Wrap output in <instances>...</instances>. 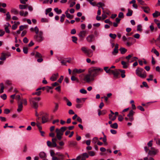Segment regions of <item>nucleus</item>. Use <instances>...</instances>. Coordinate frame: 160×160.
<instances>
[{
  "label": "nucleus",
  "mask_w": 160,
  "mask_h": 160,
  "mask_svg": "<svg viewBox=\"0 0 160 160\" xmlns=\"http://www.w3.org/2000/svg\"><path fill=\"white\" fill-rule=\"evenodd\" d=\"M103 71V69L100 68H98L94 67L89 69L88 73L85 75L84 80L87 82H89L94 80V77L99 74L100 72Z\"/></svg>",
  "instance_id": "obj_1"
},
{
  "label": "nucleus",
  "mask_w": 160,
  "mask_h": 160,
  "mask_svg": "<svg viewBox=\"0 0 160 160\" xmlns=\"http://www.w3.org/2000/svg\"><path fill=\"white\" fill-rule=\"evenodd\" d=\"M41 98L39 97H31L29 99V102L31 107L37 109L38 107V102Z\"/></svg>",
  "instance_id": "obj_2"
},
{
  "label": "nucleus",
  "mask_w": 160,
  "mask_h": 160,
  "mask_svg": "<svg viewBox=\"0 0 160 160\" xmlns=\"http://www.w3.org/2000/svg\"><path fill=\"white\" fill-rule=\"evenodd\" d=\"M136 73L138 76L142 78H145L147 76L146 71L141 68H138L136 70Z\"/></svg>",
  "instance_id": "obj_3"
},
{
  "label": "nucleus",
  "mask_w": 160,
  "mask_h": 160,
  "mask_svg": "<svg viewBox=\"0 0 160 160\" xmlns=\"http://www.w3.org/2000/svg\"><path fill=\"white\" fill-rule=\"evenodd\" d=\"M36 34V35L34 37V38L35 41L40 42L44 40V37L43 36V32L42 31H39Z\"/></svg>",
  "instance_id": "obj_4"
},
{
  "label": "nucleus",
  "mask_w": 160,
  "mask_h": 160,
  "mask_svg": "<svg viewBox=\"0 0 160 160\" xmlns=\"http://www.w3.org/2000/svg\"><path fill=\"white\" fill-rule=\"evenodd\" d=\"M81 51L88 57H91L92 56V51L87 47L83 46L81 48Z\"/></svg>",
  "instance_id": "obj_5"
},
{
  "label": "nucleus",
  "mask_w": 160,
  "mask_h": 160,
  "mask_svg": "<svg viewBox=\"0 0 160 160\" xmlns=\"http://www.w3.org/2000/svg\"><path fill=\"white\" fill-rule=\"evenodd\" d=\"M135 113V112H134L132 110H131L129 112V113L128 114V117H125V119L127 121H129L131 122L133 121L134 120V118L133 116Z\"/></svg>",
  "instance_id": "obj_6"
},
{
  "label": "nucleus",
  "mask_w": 160,
  "mask_h": 160,
  "mask_svg": "<svg viewBox=\"0 0 160 160\" xmlns=\"http://www.w3.org/2000/svg\"><path fill=\"white\" fill-rule=\"evenodd\" d=\"M89 157L88 154L86 152L84 153L77 157V160H86L87 158Z\"/></svg>",
  "instance_id": "obj_7"
},
{
  "label": "nucleus",
  "mask_w": 160,
  "mask_h": 160,
  "mask_svg": "<svg viewBox=\"0 0 160 160\" xmlns=\"http://www.w3.org/2000/svg\"><path fill=\"white\" fill-rule=\"evenodd\" d=\"M86 39L88 42L91 43L95 40V36L92 34H90L86 37Z\"/></svg>",
  "instance_id": "obj_8"
},
{
  "label": "nucleus",
  "mask_w": 160,
  "mask_h": 160,
  "mask_svg": "<svg viewBox=\"0 0 160 160\" xmlns=\"http://www.w3.org/2000/svg\"><path fill=\"white\" fill-rule=\"evenodd\" d=\"M56 132L57 133L56 136L57 138L59 140H60L62 138V136L63 135V133L61 132L58 128L56 129Z\"/></svg>",
  "instance_id": "obj_9"
},
{
  "label": "nucleus",
  "mask_w": 160,
  "mask_h": 160,
  "mask_svg": "<svg viewBox=\"0 0 160 160\" xmlns=\"http://www.w3.org/2000/svg\"><path fill=\"white\" fill-rule=\"evenodd\" d=\"M87 33V31L85 30H83L80 31L78 34V36L82 40H83Z\"/></svg>",
  "instance_id": "obj_10"
},
{
  "label": "nucleus",
  "mask_w": 160,
  "mask_h": 160,
  "mask_svg": "<svg viewBox=\"0 0 160 160\" xmlns=\"http://www.w3.org/2000/svg\"><path fill=\"white\" fill-rule=\"evenodd\" d=\"M158 152V151L157 150L155 149L154 148L152 147L151 148V150H149L148 154L150 155H155Z\"/></svg>",
  "instance_id": "obj_11"
},
{
  "label": "nucleus",
  "mask_w": 160,
  "mask_h": 160,
  "mask_svg": "<svg viewBox=\"0 0 160 160\" xmlns=\"http://www.w3.org/2000/svg\"><path fill=\"white\" fill-rule=\"evenodd\" d=\"M48 114H45V115H44L42 117V123H44L46 122H47L48 120Z\"/></svg>",
  "instance_id": "obj_12"
},
{
  "label": "nucleus",
  "mask_w": 160,
  "mask_h": 160,
  "mask_svg": "<svg viewBox=\"0 0 160 160\" xmlns=\"http://www.w3.org/2000/svg\"><path fill=\"white\" fill-rule=\"evenodd\" d=\"M114 114H115V116H113V118H112V115L111 114L109 115V119L112 121H114L116 119V116L118 115V112H115L114 113Z\"/></svg>",
  "instance_id": "obj_13"
},
{
  "label": "nucleus",
  "mask_w": 160,
  "mask_h": 160,
  "mask_svg": "<svg viewBox=\"0 0 160 160\" xmlns=\"http://www.w3.org/2000/svg\"><path fill=\"white\" fill-rule=\"evenodd\" d=\"M23 108L22 103L21 101L18 102V108L17 110L18 112H20L22 110Z\"/></svg>",
  "instance_id": "obj_14"
},
{
  "label": "nucleus",
  "mask_w": 160,
  "mask_h": 160,
  "mask_svg": "<svg viewBox=\"0 0 160 160\" xmlns=\"http://www.w3.org/2000/svg\"><path fill=\"white\" fill-rule=\"evenodd\" d=\"M84 71V70L81 69H78L76 68H75L72 71V74H75L76 73H80L81 72H83Z\"/></svg>",
  "instance_id": "obj_15"
},
{
  "label": "nucleus",
  "mask_w": 160,
  "mask_h": 160,
  "mask_svg": "<svg viewBox=\"0 0 160 160\" xmlns=\"http://www.w3.org/2000/svg\"><path fill=\"white\" fill-rule=\"evenodd\" d=\"M58 74V73L53 74L50 78V79L52 81H55L56 80Z\"/></svg>",
  "instance_id": "obj_16"
},
{
  "label": "nucleus",
  "mask_w": 160,
  "mask_h": 160,
  "mask_svg": "<svg viewBox=\"0 0 160 160\" xmlns=\"http://www.w3.org/2000/svg\"><path fill=\"white\" fill-rule=\"evenodd\" d=\"M11 27V25L8 22L5 25L4 27H5V30L6 32L7 33H10V31L9 29H8V27Z\"/></svg>",
  "instance_id": "obj_17"
},
{
  "label": "nucleus",
  "mask_w": 160,
  "mask_h": 160,
  "mask_svg": "<svg viewBox=\"0 0 160 160\" xmlns=\"http://www.w3.org/2000/svg\"><path fill=\"white\" fill-rule=\"evenodd\" d=\"M141 8L143 9L145 12L147 13L150 12V9L148 7H142Z\"/></svg>",
  "instance_id": "obj_18"
},
{
  "label": "nucleus",
  "mask_w": 160,
  "mask_h": 160,
  "mask_svg": "<svg viewBox=\"0 0 160 160\" xmlns=\"http://www.w3.org/2000/svg\"><path fill=\"white\" fill-rule=\"evenodd\" d=\"M54 104L55 106L53 110V112H55L58 110L59 105V104L56 102H54Z\"/></svg>",
  "instance_id": "obj_19"
},
{
  "label": "nucleus",
  "mask_w": 160,
  "mask_h": 160,
  "mask_svg": "<svg viewBox=\"0 0 160 160\" xmlns=\"http://www.w3.org/2000/svg\"><path fill=\"white\" fill-rule=\"evenodd\" d=\"M68 143L70 146H75L77 145V142L75 141H71L68 142Z\"/></svg>",
  "instance_id": "obj_20"
},
{
  "label": "nucleus",
  "mask_w": 160,
  "mask_h": 160,
  "mask_svg": "<svg viewBox=\"0 0 160 160\" xmlns=\"http://www.w3.org/2000/svg\"><path fill=\"white\" fill-rule=\"evenodd\" d=\"M30 30L31 32L35 31L36 33H37L39 32V29L37 26L35 27L34 28H31Z\"/></svg>",
  "instance_id": "obj_21"
},
{
  "label": "nucleus",
  "mask_w": 160,
  "mask_h": 160,
  "mask_svg": "<svg viewBox=\"0 0 160 160\" xmlns=\"http://www.w3.org/2000/svg\"><path fill=\"white\" fill-rule=\"evenodd\" d=\"M57 140V139L56 138H53L52 139V147H57V144L56 143V141Z\"/></svg>",
  "instance_id": "obj_22"
},
{
  "label": "nucleus",
  "mask_w": 160,
  "mask_h": 160,
  "mask_svg": "<svg viewBox=\"0 0 160 160\" xmlns=\"http://www.w3.org/2000/svg\"><path fill=\"white\" fill-rule=\"evenodd\" d=\"M119 74V72L117 69H115L114 70H113V72H112V74H113L114 77L117 78L118 76V75Z\"/></svg>",
  "instance_id": "obj_23"
},
{
  "label": "nucleus",
  "mask_w": 160,
  "mask_h": 160,
  "mask_svg": "<svg viewBox=\"0 0 160 160\" xmlns=\"http://www.w3.org/2000/svg\"><path fill=\"white\" fill-rule=\"evenodd\" d=\"M40 157L42 158H46L47 155L44 152H41L39 154Z\"/></svg>",
  "instance_id": "obj_24"
},
{
  "label": "nucleus",
  "mask_w": 160,
  "mask_h": 160,
  "mask_svg": "<svg viewBox=\"0 0 160 160\" xmlns=\"http://www.w3.org/2000/svg\"><path fill=\"white\" fill-rule=\"evenodd\" d=\"M119 50L122 54H124L127 51V49L124 48H120L119 49Z\"/></svg>",
  "instance_id": "obj_25"
},
{
  "label": "nucleus",
  "mask_w": 160,
  "mask_h": 160,
  "mask_svg": "<svg viewBox=\"0 0 160 160\" xmlns=\"http://www.w3.org/2000/svg\"><path fill=\"white\" fill-rule=\"evenodd\" d=\"M151 52L154 53L157 57H158L159 55V52L156 50V49L153 48Z\"/></svg>",
  "instance_id": "obj_26"
},
{
  "label": "nucleus",
  "mask_w": 160,
  "mask_h": 160,
  "mask_svg": "<svg viewBox=\"0 0 160 160\" xmlns=\"http://www.w3.org/2000/svg\"><path fill=\"white\" fill-rule=\"evenodd\" d=\"M6 58L5 55V53L2 52L1 53V56L0 57V59L1 60L4 61L6 60Z\"/></svg>",
  "instance_id": "obj_27"
},
{
  "label": "nucleus",
  "mask_w": 160,
  "mask_h": 160,
  "mask_svg": "<svg viewBox=\"0 0 160 160\" xmlns=\"http://www.w3.org/2000/svg\"><path fill=\"white\" fill-rule=\"evenodd\" d=\"M42 56L41 53L38 52H36L35 54V58H42Z\"/></svg>",
  "instance_id": "obj_28"
},
{
  "label": "nucleus",
  "mask_w": 160,
  "mask_h": 160,
  "mask_svg": "<svg viewBox=\"0 0 160 160\" xmlns=\"http://www.w3.org/2000/svg\"><path fill=\"white\" fill-rule=\"evenodd\" d=\"M111 128H113L117 129L118 128V124L115 122L110 125Z\"/></svg>",
  "instance_id": "obj_29"
},
{
  "label": "nucleus",
  "mask_w": 160,
  "mask_h": 160,
  "mask_svg": "<svg viewBox=\"0 0 160 160\" xmlns=\"http://www.w3.org/2000/svg\"><path fill=\"white\" fill-rule=\"evenodd\" d=\"M119 71L121 73V76L122 78H124L126 76L125 74V71L124 70H120Z\"/></svg>",
  "instance_id": "obj_30"
},
{
  "label": "nucleus",
  "mask_w": 160,
  "mask_h": 160,
  "mask_svg": "<svg viewBox=\"0 0 160 160\" xmlns=\"http://www.w3.org/2000/svg\"><path fill=\"white\" fill-rule=\"evenodd\" d=\"M133 11L132 10H130V9H128V12L126 14V15L127 16H131L132 15Z\"/></svg>",
  "instance_id": "obj_31"
},
{
  "label": "nucleus",
  "mask_w": 160,
  "mask_h": 160,
  "mask_svg": "<svg viewBox=\"0 0 160 160\" xmlns=\"http://www.w3.org/2000/svg\"><path fill=\"white\" fill-rule=\"evenodd\" d=\"M28 6V5H22L20 4L19 5V8L21 9H25Z\"/></svg>",
  "instance_id": "obj_32"
},
{
  "label": "nucleus",
  "mask_w": 160,
  "mask_h": 160,
  "mask_svg": "<svg viewBox=\"0 0 160 160\" xmlns=\"http://www.w3.org/2000/svg\"><path fill=\"white\" fill-rule=\"evenodd\" d=\"M54 10L58 14H60L62 12V11L61 9L59 10L58 8H55L54 9Z\"/></svg>",
  "instance_id": "obj_33"
},
{
  "label": "nucleus",
  "mask_w": 160,
  "mask_h": 160,
  "mask_svg": "<svg viewBox=\"0 0 160 160\" xmlns=\"http://www.w3.org/2000/svg\"><path fill=\"white\" fill-rule=\"evenodd\" d=\"M11 12L15 14H18V11L15 8L12 9L11 10Z\"/></svg>",
  "instance_id": "obj_34"
},
{
  "label": "nucleus",
  "mask_w": 160,
  "mask_h": 160,
  "mask_svg": "<svg viewBox=\"0 0 160 160\" xmlns=\"http://www.w3.org/2000/svg\"><path fill=\"white\" fill-rule=\"evenodd\" d=\"M6 19L7 21H8L10 20L11 18V16L9 14V12H8L6 14Z\"/></svg>",
  "instance_id": "obj_35"
},
{
  "label": "nucleus",
  "mask_w": 160,
  "mask_h": 160,
  "mask_svg": "<svg viewBox=\"0 0 160 160\" xmlns=\"http://www.w3.org/2000/svg\"><path fill=\"white\" fill-rule=\"evenodd\" d=\"M40 124V123L38 122H37L36 124L37 126L39 129V131L41 130L42 129V127Z\"/></svg>",
  "instance_id": "obj_36"
},
{
  "label": "nucleus",
  "mask_w": 160,
  "mask_h": 160,
  "mask_svg": "<svg viewBox=\"0 0 160 160\" xmlns=\"http://www.w3.org/2000/svg\"><path fill=\"white\" fill-rule=\"evenodd\" d=\"M68 128L65 127H61L60 130V131L63 133Z\"/></svg>",
  "instance_id": "obj_37"
},
{
  "label": "nucleus",
  "mask_w": 160,
  "mask_h": 160,
  "mask_svg": "<svg viewBox=\"0 0 160 160\" xmlns=\"http://www.w3.org/2000/svg\"><path fill=\"white\" fill-rule=\"evenodd\" d=\"M121 64L123 65V68H126L128 67V66L127 65V63L126 62L124 61H122Z\"/></svg>",
  "instance_id": "obj_38"
},
{
  "label": "nucleus",
  "mask_w": 160,
  "mask_h": 160,
  "mask_svg": "<svg viewBox=\"0 0 160 160\" xmlns=\"http://www.w3.org/2000/svg\"><path fill=\"white\" fill-rule=\"evenodd\" d=\"M118 52V49L114 48L112 53L113 55H116Z\"/></svg>",
  "instance_id": "obj_39"
},
{
  "label": "nucleus",
  "mask_w": 160,
  "mask_h": 160,
  "mask_svg": "<svg viewBox=\"0 0 160 160\" xmlns=\"http://www.w3.org/2000/svg\"><path fill=\"white\" fill-rule=\"evenodd\" d=\"M28 48L27 47H23V52L25 54H27L28 53Z\"/></svg>",
  "instance_id": "obj_40"
},
{
  "label": "nucleus",
  "mask_w": 160,
  "mask_h": 160,
  "mask_svg": "<svg viewBox=\"0 0 160 160\" xmlns=\"http://www.w3.org/2000/svg\"><path fill=\"white\" fill-rule=\"evenodd\" d=\"M65 17V15L64 14H62L60 17V22L62 23L63 22L64 18Z\"/></svg>",
  "instance_id": "obj_41"
},
{
  "label": "nucleus",
  "mask_w": 160,
  "mask_h": 160,
  "mask_svg": "<svg viewBox=\"0 0 160 160\" xmlns=\"http://www.w3.org/2000/svg\"><path fill=\"white\" fill-rule=\"evenodd\" d=\"M153 75L150 74L149 76V78H147V80L149 82L150 81H152L153 80Z\"/></svg>",
  "instance_id": "obj_42"
},
{
  "label": "nucleus",
  "mask_w": 160,
  "mask_h": 160,
  "mask_svg": "<svg viewBox=\"0 0 160 160\" xmlns=\"http://www.w3.org/2000/svg\"><path fill=\"white\" fill-rule=\"evenodd\" d=\"M72 42L75 43H77V41L78 40L77 38L75 36H72Z\"/></svg>",
  "instance_id": "obj_43"
},
{
  "label": "nucleus",
  "mask_w": 160,
  "mask_h": 160,
  "mask_svg": "<svg viewBox=\"0 0 160 160\" xmlns=\"http://www.w3.org/2000/svg\"><path fill=\"white\" fill-rule=\"evenodd\" d=\"M71 80L72 81H76V82H78V80L74 76H72L71 77Z\"/></svg>",
  "instance_id": "obj_44"
},
{
  "label": "nucleus",
  "mask_w": 160,
  "mask_h": 160,
  "mask_svg": "<svg viewBox=\"0 0 160 160\" xmlns=\"http://www.w3.org/2000/svg\"><path fill=\"white\" fill-rule=\"evenodd\" d=\"M149 28L150 31L152 32H153L154 30V27L153 25V24L152 23L151 25L149 26Z\"/></svg>",
  "instance_id": "obj_45"
},
{
  "label": "nucleus",
  "mask_w": 160,
  "mask_h": 160,
  "mask_svg": "<svg viewBox=\"0 0 160 160\" xmlns=\"http://www.w3.org/2000/svg\"><path fill=\"white\" fill-rule=\"evenodd\" d=\"M56 155H57L59 157H61V158L62 160H63V155L60 153L59 152H57L56 153Z\"/></svg>",
  "instance_id": "obj_46"
},
{
  "label": "nucleus",
  "mask_w": 160,
  "mask_h": 160,
  "mask_svg": "<svg viewBox=\"0 0 160 160\" xmlns=\"http://www.w3.org/2000/svg\"><path fill=\"white\" fill-rule=\"evenodd\" d=\"M110 37L112 39H115L116 38L117 35L115 34L110 33L109 35Z\"/></svg>",
  "instance_id": "obj_47"
},
{
  "label": "nucleus",
  "mask_w": 160,
  "mask_h": 160,
  "mask_svg": "<svg viewBox=\"0 0 160 160\" xmlns=\"http://www.w3.org/2000/svg\"><path fill=\"white\" fill-rule=\"evenodd\" d=\"M158 12L157 11H156L155 12L152 14L154 18H156L159 16Z\"/></svg>",
  "instance_id": "obj_48"
},
{
  "label": "nucleus",
  "mask_w": 160,
  "mask_h": 160,
  "mask_svg": "<svg viewBox=\"0 0 160 160\" xmlns=\"http://www.w3.org/2000/svg\"><path fill=\"white\" fill-rule=\"evenodd\" d=\"M41 22H48V20L46 18H42L41 19Z\"/></svg>",
  "instance_id": "obj_49"
},
{
  "label": "nucleus",
  "mask_w": 160,
  "mask_h": 160,
  "mask_svg": "<svg viewBox=\"0 0 160 160\" xmlns=\"http://www.w3.org/2000/svg\"><path fill=\"white\" fill-rule=\"evenodd\" d=\"M41 91H37V92L33 93H32V95H36L37 96H39L41 95Z\"/></svg>",
  "instance_id": "obj_50"
},
{
  "label": "nucleus",
  "mask_w": 160,
  "mask_h": 160,
  "mask_svg": "<svg viewBox=\"0 0 160 160\" xmlns=\"http://www.w3.org/2000/svg\"><path fill=\"white\" fill-rule=\"evenodd\" d=\"M80 92L82 94H86L87 93V91L84 89H81L80 90Z\"/></svg>",
  "instance_id": "obj_51"
},
{
  "label": "nucleus",
  "mask_w": 160,
  "mask_h": 160,
  "mask_svg": "<svg viewBox=\"0 0 160 160\" xmlns=\"http://www.w3.org/2000/svg\"><path fill=\"white\" fill-rule=\"evenodd\" d=\"M88 153L90 155V156H94L95 154V152L92 151H89L88 152Z\"/></svg>",
  "instance_id": "obj_52"
},
{
  "label": "nucleus",
  "mask_w": 160,
  "mask_h": 160,
  "mask_svg": "<svg viewBox=\"0 0 160 160\" xmlns=\"http://www.w3.org/2000/svg\"><path fill=\"white\" fill-rule=\"evenodd\" d=\"M21 102L24 105H26L27 104V101L26 99H22Z\"/></svg>",
  "instance_id": "obj_53"
},
{
  "label": "nucleus",
  "mask_w": 160,
  "mask_h": 160,
  "mask_svg": "<svg viewBox=\"0 0 160 160\" xmlns=\"http://www.w3.org/2000/svg\"><path fill=\"white\" fill-rule=\"evenodd\" d=\"M94 35L95 36V37H98L99 35V33L96 30L94 31Z\"/></svg>",
  "instance_id": "obj_54"
},
{
  "label": "nucleus",
  "mask_w": 160,
  "mask_h": 160,
  "mask_svg": "<svg viewBox=\"0 0 160 160\" xmlns=\"http://www.w3.org/2000/svg\"><path fill=\"white\" fill-rule=\"evenodd\" d=\"M123 119V117L121 115H118V119L119 121L120 122L122 121Z\"/></svg>",
  "instance_id": "obj_55"
},
{
  "label": "nucleus",
  "mask_w": 160,
  "mask_h": 160,
  "mask_svg": "<svg viewBox=\"0 0 160 160\" xmlns=\"http://www.w3.org/2000/svg\"><path fill=\"white\" fill-rule=\"evenodd\" d=\"M52 10V9L51 8H48L46 10V14L47 15L48 13L50 12Z\"/></svg>",
  "instance_id": "obj_56"
},
{
  "label": "nucleus",
  "mask_w": 160,
  "mask_h": 160,
  "mask_svg": "<svg viewBox=\"0 0 160 160\" xmlns=\"http://www.w3.org/2000/svg\"><path fill=\"white\" fill-rule=\"evenodd\" d=\"M102 12L108 15H109L110 13V11L108 9L105 10H103L102 11Z\"/></svg>",
  "instance_id": "obj_57"
},
{
  "label": "nucleus",
  "mask_w": 160,
  "mask_h": 160,
  "mask_svg": "<svg viewBox=\"0 0 160 160\" xmlns=\"http://www.w3.org/2000/svg\"><path fill=\"white\" fill-rule=\"evenodd\" d=\"M66 16L67 18H69L70 19H72L73 18V16L72 15H70V14H69V13L68 14H67V15H66Z\"/></svg>",
  "instance_id": "obj_58"
},
{
  "label": "nucleus",
  "mask_w": 160,
  "mask_h": 160,
  "mask_svg": "<svg viewBox=\"0 0 160 160\" xmlns=\"http://www.w3.org/2000/svg\"><path fill=\"white\" fill-rule=\"evenodd\" d=\"M0 97L1 98L4 100H6L7 99V95L5 94H4L2 95H1Z\"/></svg>",
  "instance_id": "obj_59"
},
{
  "label": "nucleus",
  "mask_w": 160,
  "mask_h": 160,
  "mask_svg": "<svg viewBox=\"0 0 160 160\" xmlns=\"http://www.w3.org/2000/svg\"><path fill=\"white\" fill-rule=\"evenodd\" d=\"M61 63H62V65L67 66L66 64V60L65 59H63L61 62Z\"/></svg>",
  "instance_id": "obj_60"
},
{
  "label": "nucleus",
  "mask_w": 160,
  "mask_h": 160,
  "mask_svg": "<svg viewBox=\"0 0 160 160\" xmlns=\"http://www.w3.org/2000/svg\"><path fill=\"white\" fill-rule=\"evenodd\" d=\"M118 17L119 18H124L123 13L122 12H119L118 15Z\"/></svg>",
  "instance_id": "obj_61"
},
{
  "label": "nucleus",
  "mask_w": 160,
  "mask_h": 160,
  "mask_svg": "<svg viewBox=\"0 0 160 160\" xmlns=\"http://www.w3.org/2000/svg\"><path fill=\"white\" fill-rule=\"evenodd\" d=\"M137 108L142 111H144L145 110L144 108L142 106H139L137 107Z\"/></svg>",
  "instance_id": "obj_62"
},
{
  "label": "nucleus",
  "mask_w": 160,
  "mask_h": 160,
  "mask_svg": "<svg viewBox=\"0 0 160 160\" xmlns=\"http://www.w3.org/2000/svg\"><path fill=\"white\" fill-rule=\"evenodd\" d=\"M97 6L99 8L102 7V6H104V4L101 2H99L98 3Z\"/></svg>",
  "instance_id": "obj_63"
},
{
  "label": "nucleus",
  "mask_w": 160,
  "mask_h": 160,
  "mask_svg": "<svg viewBox=\"0 0 160 160\" xmlns=\"http://www.w3.org/2000/svg\"><path fill=\"white\" fill-rule=\"evenodd\" d=\"M27 151V147L26 145H25L23 150V152H26Z\"/></svg>",
  "instance_id": "obj_64"
}]
</instances>
